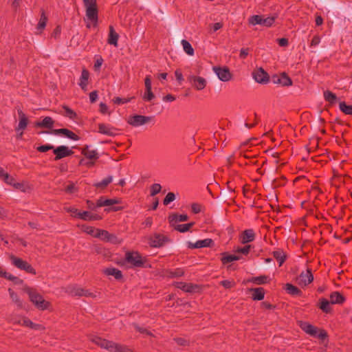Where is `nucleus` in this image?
I'll use <instances>...</instances> for the list:
<instances>
[{"label": "nucleus", "instance_id": "9", "mask_svg": "<svg viewBox=\"0 0 352 352\" xmlns=\"http://www.w3.org/2000/svg\"><path fill=\"white\" fill-rule=\"evenodd\" d=\"M174 285L182 291L188 293H201L203 289V286L197 284L187 283L184 282H175Z\"/></svg>", "mask_w": 352, "mask_h": 352}, {"label": "nucleus", "instance_id": "63", "mask_svg": "<svg viewBox=\"0 0 352 352\" xmlns=\"http://www.w3.org/2000/svg\"><path fill=\"white\" fill-rule=\"evenodd\" d=\"M33 323L34 322L31 320H30L28 317H25V316L23 317L22 324H21L22 326L27 327H29L31 329Z\"/></svg>", "mask_w": 352, "mask_h": 352}, {"label": "nucleus", "instance_id": "3", "mask_svg": "<svg viewBox=\"0 0 352 352\" xmlns=\"http://www.w3.org/2000/svg\"><path fill=\"white\" fill-rule=\"evenodd\" d=\"M300 327L302 331L314 338L324 340L328 337L327 332L325 330L319 329L307 322H300Z\"/></svg>", "mask_w": 352, "mask_h": 352}, {"label": "nucleus", "instance_id": "25", "mask_svg": "<svg viewBox=\"0 0 352 352\" xmlns=\"http://www.w3.org/2000/svg\"><path fill=\"white\" fill-rule=\"evenodd\" d=\"M248 292L252 293L253 300H262L265 297V289L263 287L250 288Z\"/></svg>", "mask_w": 352, "mask_h": 352}, {"label": "nucleus", "instance_id": "49", "mask_svg": "<svg viewBox=\"0 0 352 352\" xmlns=\"http://www.w3.org/2000/svg\"><path fill=\"white\" fill-rule=\"evenodd\" d=\"M47 22V17L45 16V14L43 12L41 15L40 20L38 21V23L37 25L36 29L38 31L41 32L45 27Z\"/></svg>", "mask_w": 352, "mask_h": 352}, {"label": "nucleus", "instance_id": "5", "mask_svg": "<svg viewBox=\"0 0 352 352\" xmlns=\"http://www.w3.org/2000/svg\"><path fill=\"white\" fill-rule=\"evenodd\" d=\"M12 264L21 270H24L27 273L36 275V270L26 261L23 260L13 254L9 256Z\"/></svg>", "mask_w": 352, "mask_h": 352}, {"label": "nucleus", "instance_id": "35", "mask_svg": "<svg viewBox=\"0 0 352 352\" xmlns=\"http://www.w3.org/2000/svg\"><path fill=\"white\" fill-rule=\"evenodd\" d=\"M195 225V222H190L185 224H176L170 225L175 230L184 233L190 230V229Z\"/></svg>", "mask_w": 352, "mask_h": 352}, {"label": "nucleus", "instance_id": "26", "mask_svg": "<svg viewBox=\"0 0 352 352\" xmlns=\"http://www.w3.org/2000/svg\"><path fill=\"white\" fill-rule=\"evenodd\" d=\"M78 218L84 221H97L102 219V217L97 214H93L88 211H83L81 213H78Z\"/></svg>", "mask_w": 352, "mask_h": 352}, {"label": "nucleus", "instance_id": "64", "mask_svg": "<svg viewBox=\"0 0 352 352\" xmlns=\"http://www.w3.org/2000/svg\"><path fill=\"white\" fill-rule=\"evenodd\" d=\"M133 326L134 327L135 329L141 333H146L147 335H150L151 333L146 329L143 328V327H140L138 324L136 323H133Z\"/></svg>", "mask_w": 352, "mask_h": 352}, {"label": "nucleus", "instance_id": "41", "mask_svg": "<svg viewBox=\"0 0 352 352\" xmlns=\"http://www.w3.org/2000/svg\"><path fill=\"white\" fill-rule=\"evenodd\" d=\"M34 307L40 311H45L50 309L51 307V303L49 301L45 300L43 297L41 298V300L36 302V305H34Z\"/></svg>", "mask_w": 352, "mask_h": 352}, {"label": "nucleus", "instance_id": "51", "mask_svg": "<svg viewBox=\"0 0 352 352\" xmlns=\"http://www.w3.org/2000/svg\"><path fill=\"white\" fill-rule=\"evenodd\" d=\"M6 279L12 281L14 285H20L23 284V280L22 279L17 276H14L10 273H8Z\"/></svg>", "mask_w": 352, "mask_h": 352}, {"label": "nucleus", "instance_id": "2", "mask_svg": "<svg viewBox=\"0 0 352 352\" xmlns=\"http://www.w3.org/2000/svg\"><path fill=\"white\" fill-rule=\"evenodd\" d=\"M86 9L87 27H96L98 23V9L96 0H82Z\"/></svg>", "mask_w": 352, "mask_h": 352}, {"label": "nucleus", "instance_id": "31", "mask_svg": "<svg viewBox=\"0 0 352 352\" xmlns=\"http://www.w3.org/2000/svg\"><path fill=\"white\" fill-rule=\"evenodd\" d=\"M104 273L107 276H113L116 280H121L123 278L122 272L115 267H108L104 270Z\"/></svg>", "mask_w": 352, "mask_h": 352}, {"label": "nucleus", "instance_id": "13", "mask_svg": "<svg viewBox=\"0 0 352 352\" xmlns=\"http://www.w3.org/2000/svg\"><path fill=\"white\" fill-rule=\"evenodd\" d=\"M24 292H25L29 297L30 301L34 305L36 302L41 300L43 296L39 294L35 288L30 287L28 285H25L23 288Z\"/></svg>", "mask_w": 352, "mask_h": 352}, {"label": "nucleus", "instance_id": "7", "mask_svg": "<svg viewBox=\"0 0 352 352\" xmlns=\"http://www.w3.org/2000/svg\"><path fill=\"white\" fill-rule=\"evenodd\" d=\"M170 241V238L160 233H154L148 238V244L152 248L163 247L166 243Z\"/></svg>", "mask_w": 352, "mask_h": 352}, {"label": "nucleus", "instance_id": "37", "mask_svg": "<svg viewBox=\"0 0 352 352\" xmlns=\"http://www.w3.org/2000/svg\"><path fill=\"white\" fill-rule=\"evenodd\" d=\"M270 280L269 276L266 275H261L258 276L252 277L248 279L247 282H251L256 285H263L267 283Z\"/></svg>", "mask_w": 352, "mask_h": 352}, {"label": "nucleus", "instance_id": "36", "mask_svg": "<svg viewBox=\"0 0 352 352\" xmlns=\"http://www.w3.org/2000/svg\"><path fill=\"white\" fill-rule=\"evenodd\" d=\"M285 289L287 293L292 296H300L302 294V291L298 287L291 283H287Z\"/></svg>", "mask_w": 352, "mask_h": 352}, {"label": "nucleus", "instance_id": "18", "mask_svg": "<svg viewBox=\"0 0 352 352\" xmlns=\"http://www.w3.org/2000/svg\"><path fill=\"white\" fill-rule=\"evenodd\" d=\"M72 295L75 296H86L96 298V295L88 289H85L81 287H74L70 290Z\"/></svg>", "mask_w": 352, "mask_h": 352}, {"label": "nucleus", "instance_id": "28", "mask_svg": "<svg viewBox=\"0 0 352 352\" xmlns=\"http://www.w3.org/2000/svg\"><path fill=\"white\" fill-rule=\"evenodd\" d=\"M188 220V216L187 214H178L177 213L170 214L168 216V221L170 225L177 223V222L186 221Z\"/></svg>", "mask_w": 352, "mask_h": 352}, {"label": "nucleus", "instance_id": "1", "mask_svg": "<svg viewBox=\"0 0 352 352\" xmlns=\"http://www.w3.org/2000/svg\"><path fill=\"white\" fill-rule=\"evenodd\" d=\"M90 340L101 349H106L109 352H131V350L126 345L116 343L97 336H91Z\"/></svg>", "mask_w": 352, "mask_h": 352}, {"label": "nucleus", "instance_id": "55", "mask_svg": "<svg viewBox=\"0 0 352 352\" xmlns=\"http://www.w3.org/2000/svg\"><path fill=\"white\" fill-rule=\"evenodd\" d=\"M83 231L85 232L86 233L93 236L95 237V234H96V232H98V228H95L92 226H83Z\"/></svg>", "mask_w": 352, "mask_h": 352}, {"label": "nucleus", "instance_id": "22", "mask_svg": "<svg viewBox=\"0 0 352 352\" xmlns=\"http://www.w3.org/2000/svg\"><path fill=\"white\" fill-rule=\"evenodd\" d=\"M329 298L332 305H342L346 301L345 296L337 291L331 292Z\"/></svg>", "mask_w": 352, "mask_h": 352}, {"label": "nucleus", "instance_id": "32", "mask_svg": "<svg viewBox=\"0 0 352 352\" xmlns=\"http://www.w3.org/2000/svg\"><path fill=\"white\" fill-rule=\"evenodd\" d=\"M239 259V256H236L235 254H229L226 252L221 253V261L223 263V265H226L229 263L238 261Z\"/></svg>", "mask_w": 352, "mask_h": 352}, {"label": "nucleus", "instance_id": "27", "mask_svg": "<svg viewBox=\"0 0 352 352\" xmlns=\"http://www.w3.org/2000/svg\"><path fill=\"white\" fill-rule=\"evenodd\" d=\"M54 123V121L51 117L46 116L42 121L36 122L34 123V126L38 128H46L52 130Z\"/></svg>", "mask_w": 352, "mask_h": 352}, {"label": "nucleus", "instance_id": "15", "mask_svg": "<svg viewBox=\"0 0 352 352\" xmlns=\"http://www.w3.org/2000/svg\"><path fill=\"white\" fill-rule=\"evenodd\" d=\"M119 131L118 129L111 126L110 124H106L104 123L98 124V133L114 137L118 133L116 131Z\"/></svg>", "mask_w": 352, "mask_h": 352}, {"label": "nucleus", "instance_id": "4", "mask_svg": "<svg viewBox=\"0 0 352 352\" xmlns=\"http://www.w3.org/2000/svg\"><path fill=\"white\" fill-rule=\"evenodd\" d=\"M124 261L131 265V267H144L146 258H143L138 252H126Z\"/></svg>", "mask_w": 352, "mask_h": 352}, {"label": "nucleus", "instance_id": "59", "mask_svg": "<svg viewBox=\"0 0 352 352\" xmlns=\"http://www.w3.org/2000/svg\"><path fill=\"white\" fill-rule=\"evenodd\" d=\"M151 90L152 89H146V91H145L143 96V99L145 101H151L152 99L155 98V95L153 94Z\"/></svg>", "mask_w": 352, "mask_h": 352}, {"label": "nucleus", "instance_id": "33", "mask_svg": "<svg viewBox=\"0 0 352 352\" xmlns=\"http://www.w3.org/2000/svg\"><path fill=\"white\" fill-rule=\"evenodd\" d=\"M119 35L116 32L113 26L109 27V34L108 37V43L110 45H113L115 47L118 46V41Z\"/></svg>", "mask_w": 352, "mask_h": 352}, {"label": "nucleus", "instance_id": "29", "mask_svg": "<svg viewBox=\"0 0 352 352\" xmlns=\"http://www.w3.org/2000/svg\"><path fill=\"white\" fill-rule=\"evenodd\" d=\"M63 111H60L59 113L65 117L69 118L71 120H76L78 118L77 113L69 108L67 105L62 106Z\"/></svg>", "mask_w": 352, "mask_h": 352}, {"label": "nucleus", "instance_id": "30", "mask_svg": "<svg viewBox=\"0 0 352 352\" xmlns=\"http://www.w3.org/2000/svg\"><path fill=\"white\" fill-rule=\"evenodd\" d=\"M193 94L190 91V89H186L183 94L178 96H175L172 94H167L163 98V100L166 102H172L174 101L177 98H179L180 97L186 98L190 96H192Z\"/></svg>", "mask_w": 352, "mask_h": 352}, {"label": "nucleus", "instance_id": "54", "mask_svg": "<svg viewBox=\"0 0 352 352\" xmlns=\"http://www.w3.org/2000/svg\"><path fill=\"white\" fill-rule=\"evenodd\" d=\"M161 189H162V186L160 184H153L151 186V192H150L151 196L153 197V196L156 195L157 194L160 192Z\"/></svg>", "mask_w": 352, "mask_h": 352}, {"label": "nucleus", "instance_id": "56", "mask_svg": "<svg viewBox=\"0 0 352 352\" xmlns=\"http://www.w3.org/2000/svg\"><path fill=\"white\" fill-rule=\"evenodd\" d=\"M54 146L51 144H44V145L39 146L36 148V150L41 153H45L50 150L54 151Z\"/></svg>", "mask_w": 352, "mask_h": 352}, {"label": "nucleus", "instance_id": "47", "mask_svg": "<svg viewBox=\"0 0 352 352\" xmlns=\"http://www.w3.org/2000/svg\"><path fill=\"white\" fill-rule=\"evenodd\" d=\"M88 78H89V72L87 70L83 69L82 72L80 82H79V85L82 88H83L84 87H85L87 85Z\"/></svg>", "mask_w": 352, "mask_h": 352}, {"label": "nucleus", "instance_id": "38", "mask_svg": "<svg viewBox=\"0 0 352 352\" xmlns=\"http://www.w3.org/2000/svg\"><path fill=\"white\" fill-rule=\"evenodd\" d=\"M8 292L12 300L16 305V306L19 309H22L23 307V301L20 299L17 294L10 288L8 289Z\"/></svg>", "mask_w": 352, "mask_h": 352}, {"label": "nucleus", "instance_id": "60", "mask_svg": "<svg viewBox=\"0 0 352 352\" xmlns=\"http://www.w3.org/2000/svg\"><path fill=\"white\" fill-rule=\"evenodd\" d=\"M1 179L6 184H9V185H12L14 182V179L10 176L8 173H6L5 175H3V177L1 178Z\"/></svg>", "mask_w": 352, "mask_h": 352}, {"label": "nucleus", "instance_id": "16", "mask_svg": "<svg viewBox=\"0 0 352 352\" xmlns=\"http://www.w3.org/2000/svg\"><path fill=\"white\" fill-rule=\"evenodd\" d=\"M299 284L300 285L307 286L314 280V276L311 270L308 268L307 271L302 272L299 276Z\"/></svg>", "mask_w": 352, "mask_h": 352}, {"label": "nucleus", "instance_id": "46", "mask_svg": "<svg viewBox=\"0 0 352 352\" xmlns=\"http://www.w3.org/2000/svg\"><path fill=\"white\" fill-rule=\"evenodd\" d=\"M191 80L193 82L194 85L196 87H204L207 85L206 80L202 77L193 76L192 77Z\"/></svg>", "mask_w": 352, "mask_h": 352}, {"label": "nucleus", "instance_id": "61", "mask_svg": "<svg viewBox=\"0 0 352 352\" xmlns=\"http://www.w3.org/2000/svg\"><path fill=\"white\" fill-rule=\"evenodd\" d=\"M99 111L102 114H106L108 113L109 115L111 114V112L108 111V107L107 105L104 102H100L99 105Z\"/></svg>", "mask_w": 352, "mask_h": 352}, {"label": "nucleus", "instance_id": "40", "mask_svg": "<svg viewBox=\"0 0 352 352\" xmlns=\"http://www.w3.org/2000/svg\"><path fill=\"white\" fill-rule=\"evenodd\" d=\"M339 109L344 114L352 116V105L346 104V102H339Z\"/></svg>", "mask_w": 352, "mask_h": 352}, {"label": "nucleus", "instance_id": "48", "mask_svg": "<svg viewBox=\"0 0 352 352\" xmlns=\"http://www.w3.org/2000/svg\"><path fill=\"white\" fill-rule=\"evenodd\" d=\"M134 97H131V98H120V97H114L113 99H112V101L115 104H118V105H120V104H126L129 102H130L132 99H133Z\"/></svg>", "mask_w": 352, "mask_h": 352}, {"label": "nucleus", "instance_id": "23", "mask_svg": "<svg viewBox=\"0 0 352 352\" xmlns=\"http://www.w3.org/2000/svg\"><path fill=\"white\" fill-rule=\"evenodd\" d=\"M255 239V233L252 229L245 230L241 236V243L246 244Z\"/></svg>", "mask_w": 352, "mask_h": 352}, {"label": "nucleus", "instance_id": "34", "mask_svg": "<svg viewBox=\"0 0 352 352\" xmlns=\"http://www.w3.org/2000/svg\"><path fill=\"white\" fill-rule=\"evenodd\" d=\"M272 255L274 258L278 262L279 266H281L287 259V254L281 249L274 251Z\"/></svg>", "mask_w": 352, "mask_h": 352}, {"label": "nucleus", "instance_id": "8", "mask_svg": "<svg viewBox=\"0 0 352 352\" xmlns=\"http://www.w3.org/2000/svg\"><path fill=\"white\" fill-rule=\"evenodd\" d=\"M270 82L280 87H288L292 85V81L291 78L285 72L272 75L270 77Z\"/></svg>", "mask_w": 352, "mask_h": 352}, {"label": "nucleus", "instance_id": "52", "mask_svg": "<svg viewBox=\"0 0 352 352\" xmlns=\"http://www.w3.org/2000/svg\"><path fill=\"white\" fill-rule=\"evenodd\" d=\"M175 199V195L172 192H168L166 195L165 198L163 200V204L165 206L168 205L170 202L173 201Z\"/></svg>", "mask_w": 352, "mask_h": 352}, {"label": "nucleus", "instance_id": "6", "mask_svg": "<svg viewBox=\"0 0 352 352\" xmlns=\"http://www.w3.org/2000/svg\"><path fill=\"white\" fill-rule=\"evenodd\" d=\"M154 121V116H146L142 115L130 116L127 120V123L133 126L138 127L145 124Z\"/></svg>", "mask_w": 352, "mask_h": 352}, {"label": "nucleus", "instance_id": "57", "mask_svg": "<svg viewBox=\"0 0 352 352\" xmlns=\"http://www.w3.org/2000/svg\"><path fill=\"white\" fill-rule=\"evenodd\" d=\"M220 285L226 289H231L234 287L235 283L229 280H223L220 282Z\"/></svg>", "mask_w": 352, "mask_h": 352}, {"label": "nucleus", "instance_id": "24", "mask_svg": "<svg viewBox=\"0 0 352 352\" xmlns=\"http://www.w3.org/2000/svg\"><path fill=\"white\" fill-rule=\"evenodd\" d=\"M121 203V199L118 198L114 199H105L104 197H100L97 200V206L98 207H102V206H113L114 204H118Z\"/></svg>", "mask_w": 352, "mask_h": 352}, {"label": "nucleus", "instance_id": "43", "mask_svg": "<svg viewBox=\"0 0 352 352\" xmlns=\"http://www.w3.org/2000/svg\"><path fill=\"white\" fill-rule=\"evenodd\" d=\"M113 177L109 175L103 179L101 182L95 184L94 186L98 188H104L112 182Z\"/></svg>", "mask_w": 352, "mask_h": 352}, {"label": "nucleus", "instance_id": "50", "mask_svg": "<svg viewBox=\"0 0 352 352\" xmlns=\"http://www.w3.org/2000/svg\"><path fill=\"white\" fill-rule=\"evenodd\" d=\"M199 248L210 247L213 244V241L211 239H206L204 240H199L197 241Z\"/></svg>", "mask_w": 352, "mask_h": 352}, {"label": "nucleus", "instance_id": "10", "mask_svg": "<svg viewBox=\"0 0 352 352\" xmlns=\"http://www.w3.org/2000/svg\"><path fill=\"white\" fill-rule=\"evenodd\" d=\"M274 17L263 18L260 15H254L249 19V23L252 25H261L265 27H270L274 22Z\"/></svg>", "mask_w": 352, "mask_h": 352}, {"label": "nucleus", "instance_id": "19", "mask_svg": "<svg viewBox=\"0 0 352 352\" xmlns=\"http://www.w3.org/2000/svg\"><path fill=\"white\" fill-rule=\"evenodd\" d=\"M213 70L218 78L222 81H228L231 78L230 71L226 67H213Z\"/></svg>", "mask_w": 352, "mask_h": 352}, {"label": "nucleus", "instance_id": "42", "mask_svg": "<svg viewBox=\"0 0 352 352\" xmlns=\"http://www.w3.org/2000/svg\"><path fill=\"white\" fill-rule=\"evenodd\" d=\"M95 237L109 241L111 239V234L107 230L98 229V232L95 234Z\"/></svg>", "mask_w": 352, "mask_h": 352}, {"label": "nucleus", "instance_id": "62", "mask_svg": "<svg viewBox=\"0 0 352 352\" xmlns=\"http://www.w3.org/2000/svg\"><path fill=\"white\" fill-rule=\"evenodd\" d=\"M191 210L194 214H198L201 211V206L197 203H193L191 205Z\"/></svg>", "mask_w": 352, "mask_h": 352}, {"label": "nucleus", "instance_id": "44", "mask_svg": "<svg viewBox=\"0 0 352 352\" xmlns=\"http://www.w3.org/2000/svg\"><path fill=\"white\" fill-rule=\"evenodd\" d=\"M183 49L184 52L189 56H192L194 54V50L191 45V44L187 41L186 40L183 39L181 41Z\"/></svg>", "mask_w": 352, "mask_h": 352}, {"label": "nucleus", "instance_id": "45", "mask_svg": "<svg viewBox=\"0 0 352 352\" xmlns=\"http://www.w3.org/2000/svg\"><path fill=\"white\" fill-rule=\"evenodd\" d=\"M83 156L89 160H98L100 157L99 153L96 150H90L89 152L85 151Z\"/></svg>", "mask_w": 352, "mask_h": 352}, {"label": "nucleus", "instance_id": "58", "mask_svg": "<svg viewBox=\"0 0 352 352\" xmlns=\"http://www.w3.org/2000/svg\"><path fill=\"white\" fill-rule=\"evenodd\" d=\"M251 247L252 246L250 245H246L244 247L238 248L236 249V252L237 253H241V254H243L244 255H247L250 252Z\"/></svg>", "mask_w": 352, "mask_h": 352}, {"label": "nucleus", "instance_id": "17", "mask_svg": "<svg viewBox=\"0 0 352 352\" xmlns=\"http://www.w3.org/2000/svg\"><path fill=\"white\" fill-rule=\"evenodd\" d=\"M331 301L325 298H320L316 305L317 307L320 309L323 313L326 314H331L333 309L331 306Z\"/></svg>", "mask_w": 352, "mask_h": 352}, {"label": "nucleus", "instance_id": "12", "mask_svg": "<svg viewBox=\"0 0 352 352\" xmlns=\"http://www.w3.org/2000/svg\"><path fill=\"white\" fill-rule=\"evenodd\" d=\"M54 154L55 155L54 160L58 161L62 158L71 156L74 154V151L69 148L67 146H59L54 148Z\"/></svg>", "mask_w": 352, "mask_h": 352}, {"label": "nucleus", "instance_id": "39", "mask_svg": "<svg viewBox=\"0 0 352 352\" xmlns=\"http://www.w3.org/2000/svg\"><path fill=\"white\" fill-rule=\"evenodd\" d=\"M184 270L182 268H177L175 270H169L166 271V276L168 278H178L184 276Z\"/></svg>", "mask_w": 352, "mask_h": 352}, {"label": "nucleus", "instance_id": "21", "mask_svg": "<svg viewBox=\"0 0 352 352\" xmlns=\"http://www.w3.org/2000/svg\"><path fill=\"white\" fill-rule=\"evenodd\" d=\"M323 96L324 100L327 102L330 106H333L337 102H340L336 94L329 91V89H326L324 91Z\"/></svg>", "mask_w": 352, "mask_h": 352}, {"label": "nucleus", "instance_id": "11", "mask_svg": "<svg viewBox=\"0 0 352 352\" xmlns=\"http://www.w3.org/2000/svg\"><path fill=\"white\" fill-rule=\"evenodd\" d=\"M52 133V134L56 135H63L69 139H71L72 140H76V141L80 140V137L78 135L75 134L74 132H72L69 129H65V128L58 129H52V131H40L38 133L41 134V133Z\"/></svg>", "mask_w": 352, "mask_h": 352}, {"label": "nucleus", "instance_id": "20", "mask_svg": "<svg viewBox=\"0 0 352 352\" xmlns=\"http://www.w3.org/2000/svg\"><path fill=\"white\" fill-rule=\"evenodd\" d=\"M17 113L19 118V122L18 126L16 127L15 130L16 131H23L24 130L28 124V118H27L26 115L23 113V111L19 108L17 109Z\"/></svg>", "mask_w": 352, "mask_h": 352}, {"label": "nucleus", "instance_id": "14", "mask_svg": "<svg viewBox=\"0 0 352 352\" xmlns=\"http://www.w3.org/2000/svg\"><path fill=\"white\" fill-rule=\"evenodd\" d=\"M254 79L262 84H265L270 81V78L268 74L261 67L256 69L252 74Z\"/></svg>", "mask_w": 352, "mask_h": 352}, {"label": "nucleus", "instance_id": "53", "mask_svg": "<svg viewBox=\"0 0 352 352\" xmlns=\"http://www.w3.org/2000/svg\"><path fill=\"white\" fill-rule=\"evenodd\" d=\"M78 188L75 186L73 182H69V184L67 185L65 188V192L67 194H73L76 192H78Z\"/></svg>", "mask_w": 352, "mask_h": 352}]
</instances>
